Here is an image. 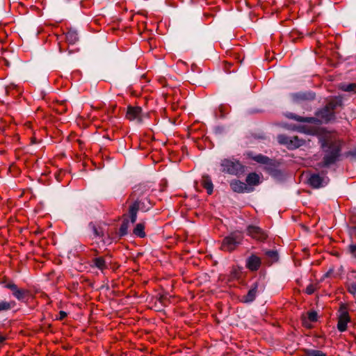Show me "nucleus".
Returning a JSON list of instances; mask_svg holds the SVG:
<instances>
[{"label":"nucleus","instance_id":"f257e3e1","mask_svg":"<svg viewBox=\"0 0 356 356\" xmlns=\"http://www.w3.org/2000/svg\"><path fill=\"white\" fill-rule=\"evenodd\" d=\"M318 139L324 154L323 166H328L335 163L340 156L343 141L339 139L335 132L324 130L319 133Z\"/></svg>","mask_w":356,"mask_h":356},{"label":"nucleus","instance_id":"f03ea898","mask_svg":"<svg viewBox=\"0 0 356 356\" xmlns=\"http://www.w3.org/2000/svg\"><path fill=\"white\" fill-rule=\"evenodd\" d=\"M149 189L145 186L139 185L134 187L129 199L133 203L129 206V217L131 223L136 221L138 210L147 211L152 207V203L148 198Z\"/></svg>","mask_w":356,"mask_h":356},{"label":"nucleus","instance_id":"7ed1b4c3","mask_svg":"<svg viewBox=\"0 0 356 356\" xmlns=\"http://www.w3.org/2000/svg\"><path fill=\"white\" fill-rule=\"evenodd\" d=\"M341 99L337 97L331 99L325 106L316 113L317 116L323 122H328L334 119V111L341 106Z\"/></svg>","mask_w":356,"mask_h":356},{"label":"nucleus","instance_id":"20e7f679","mask_svg":"<svg viewBox=\"0 0 356 356\" xmlns=\"http://www.w3.org/2000/svg\"><path fill=\"white\" fill-rule=\"evenodd\" d=\"M243 236L240 232H232L229 235L225 237L222 241L220 249L223 251L232 252L241 244Z\"/></svg>","mask_w":356,"mask_h":356},{"label":"nucleus","instance_id":"39448f33","mask_svg":"<svg viewBox=\"0 0 356 356\" xmlns=\"http://www.w3.org/2000/svg\"><path fill=\"white\" fill-rule=\"evenodd\" d=\"M221 170L231 175H238L243 170V166L234 159H225L221 161Z\"/></svg>","mask_w":356,"mask_h":356},{"label":"nucleus","instance_id":"423d86ee","mask_svg":"<svg viewBox=\"0 0 356 356\" xmlns=\"http://www.w3.org/2000/svg\"><path fill=\"white\" fill-rule=\"evenodd\" d=\"M308 184L314 188L324 187L329 182V178L325 175L319 174H312L308 178Z\"/></svg>","mask_w":356,"mask_h":356},{"label":"nucleus","instance_id":"0eeeda50","mask_svg":"<svg viewBox=\"0 0 356 356\" xmlns=\"http://www.w3.org/2000/svg\"><path fill=\"white\" fill-rule=\"evenodd\" d=\"M277 140L280 144L286 145L290 149L299 147L302 143L297 136L288 137L285 135H279Z\"/></svg>","mask_w":356,"mask_h":356},{"label":"nucleus","instance_id":"6e6552de","mask_svg":"<svg viewBox=\"0 0 356 356\" xmlns=\"http://www.w3.org/2000/svg\"><path fill=\"white\" fill-rule=\"evenodd\" d=\"M339 313L340 314L338 317L337 328L340 332H344L347 329V324L350 322V318L346 308L341 307Z\"/></svg>","mask_w":356,"mask_h":356},{"label":"nucleus","instance_id":"1a4fd4ad","mask_svg":"<svg viewBox=\"0 0 356 356\" xmlns=\"http://www.w3.org/2000/svg\"><path fill=\"white\" fill-rule=\"evenodd\" d=\"M142 108L140 106H128L126 118L130 121L136 120L138 122H142Z\"/></svg>","mask_w":356,"mask_h":356},{"label":"nucleus","instance_id":"9d476101","mask_svg":"<svg viewBox=\"0 0 356 356\" xmlns=\"http://www.w3.org/2000/svg\"><path fill=\"white\" fill-rule=\"evenodd\" d=\"M247 234L252 238L261 241H264L267 237L264 231H263L260 227L254 225H250L248 227Z\"/></svg>","mask_w":356,"mask_h":356},{"label":"nucleus","instance_id":"9b49d317","mask_svg":"<svg viewBox=\"0 0 356 356\" xmlns=\"http://www.w3.org/2000/svg\"><path fill=\"white\" fill-rule=\"evenodd\" d=\"M261 259L256 255H251L246 261V267L251 271L257 270L261 266Z\"/></svg>","mask_w":356,"mask_h":356},{"label":"nucleus","instance_id":"f8f14e48","mask_svg":"<svg viewBox=\"0 0 356 356\" xmlns=\"http://www.w3.org/2000/svg\"><path fill=\"white\" fill-rule=\"evenodd\" d=\"M257 292V283H254L252 288L248 291L247 295L242 298L243 302H251L254 300Z\"/></svg>","mask_w":356,"mask_h":356},{"label":"nucleus","instance_id":"ddd939ff","mask_svg":"<svg viewBox=\"0 0 356 356\" xmlns=\"http://www.w3.org/2000/svg\"><path fill=\"white\" fill-rule=\"evenodd\" d=\"M294 101L311 100L315 98V94L311 92H298L292 95Z\"/></svg>","mask_w":356,"mask_h":356},{"label":"nucleus","instance_id":"4468645a","mask_svg":"<svg viewBox=\"0 0 356 356\" xmlns=\"http://www.w3.org/2000/svg\"><path fill=\"white\" fill-rule=\"evenodd\" d=\"M230 186L234 192L243 193L247 190L246 184L239 180H234L230 183Z\"/></svg>","mask_w":356,"mask_h":356},{"label":"nucleus","instance_id":"2eb2a0df","mask_svg":"<svg viewBox=\"0 0 356 356\" xmlns=\"http://www.w3.org/2000/svg\"><path fill=\"white\" fill-rule=\"evenodd\" d=\"M202 186L207 190L209 195L213 193V185L211 178L208 175H203L201 180Z\"/></svg>","mask_w":356,"mask_h":356},{"label":"nucleus","instance_id":"dca6fc26","mask_svg":"<svg viewBox=\"0 0 356 356\" xmlns=\"http://www.w3.org/2000/svg\"><path fill=\"white\" fill-rule=\"evenodd\" d=\"M287 117L290 119H293L296 121L300 122L316 123V122H318V120H317L315 118L300 117V116L296 115L291 113L287 114Z\"/></svg>","mask_w":356,"mask_h":356},{"label":"nucleus","instance_id":"f3484780","mask_svg":"<svg viewBox=\"0 0 356 356\" xmlns=\"http://www.w3.org/2000/svg\"><path fill=\"white\" fill-rule=\"evenodd\" d=\"M92 262L94 266L102 271L107 268V262L105 259L102 257L93 259Z\"/></svg>","mask_w":356,"mask_h":356},{"label":"nucleus","instance_id":"a211bd4d","mask_svg":"<svg viewBox=\"0 0 356 356\" xmlns=\"http://www.w3.org/2000/svg\"><path fill=\"white\" fill-rule=\"evenodd\" d=\"M28 291L24 289H21L17 288L15 291L13 292V295L20 301H25L27 296Z\"/></svg>","mask_w":356,"mask_h":356},{"label":"nucleus","instance_id":"6ab92c4d","mask_svg":"<svg viewBox=\"0 0 356 356\" xmlns=\"http://www.w3.org/2000/svg\"><path fill=\"white\" fill-rule=\"evenodd\" d=\"M58 40V46L60 53H63L65 51V45L67 41V35L65 33H63L60 36L57 38Z\"/></svg>","mask_w":356,"mask_h":356},{"label":"nucleus","instance_id":"aec40b11","mask_svg":"<svg viewBox=\"0 0 356 356\" xmlns=\"http://www.w3.org/2000/svg\"><path fill=\"white\" fill-rule=\"evenodd\" d=\"M246 182L248 185H257L259 182V177L254 172L250 173L246 177Z\"/></svg>","mask_w":356,"mask_h":356},{"label":"nucleus","instance_id":"412c9836","mask_svg":"<svg viewBox=\"0 0 356 356\" xmlns=\"http://www.w3.org/2000/svg\"><path fill=\"white\" fill-rule=\"evenodd\" d=\"M346 252L353 259H356V239L351 240L350 243L347 246Z\"/></svg>","mask_w":356,"mask_h":356},{"label":"nucleus","instance_id":"4be33fe9","mask_svg":"<svg viewBox=\"0 0 356 356\" xmlns=\"http://www.w3.org/2000/svg\"><path fill=\"white\" fill-rule=\"evenodd\" d=\"M145 225L143 223H138L135 228L134 229V234L139 236L140 238H143L145 236Z\"/></svg>","mask_w":356,"mask_h":356},{"label":"nucleus","instance_id":"5701e85b","mask_svg":"<svg viewBox=\"0 0 356 356\" xmlns=\"http://www.w3.org/2000/svg\"><path fill=\"white\" fill-rule=\"evenodd\" d=\"M79 40L77 31L74 29H68V44H75Z\"/></svg>","mask_w":356,"mask_h":356},{"label":"nucleus","instance_id":"b1692460","mask_svg":"<svg viewBox=\"0 0 356 356\" xmlns=\"http://www.w3.org/2000/svg\"><path fill=\"white\" fill-rule=\"evenodd\" d=\"M305 356H327V355L320 350L305 349Z\"/></svg>","mask_w":356,"mask_h":356},{"label":"nucleus","instance_id":"393cba45","mask_svg":"<svg viewBox=\"0 0 356 356\" xmlns=\"http://www.w3.org/2000/svg\"><path fill=\"white\" fill-rule=\"evenodd\" d=\"M15 305V302L13 301H0V312H7L10 310Z\"/></svg>","mask_w":356,"mask_h":356},{"label":"nucleus","instance_id":"a878e982","mask_svg":"<svg viewBox=\"0 0 356 356\" xmlns=\"http://www.w3.org/2000/svg\"><path fill=\"white\" fill-rule=\"evenodd\" d=\"M339 89L345 92L356 93V83H341Z\"/></svg>","mask_w":356,"mask_h":356},{"label":"nucleus","instance_id":"bb28decb","mask_svg":"<svg viewBox=\"0 0 356 356\" xmlns=\"http://www.w3.org/2000/svg\"><path fill=\"white\" fill-rule=\"evenodd\" d=\"M252 159L259 163L266 165L270 164L271 161V160L268 157L264 156L262 154L255 155L254 156H252Z\"/></svg>","mask_w":356,"mask_h":356},{"label":"nucleus","instance_id":"cd10ccee","mask_svg":"<svg viewBox=\"0 0 356 356\" xmlns=\"http://www.w3.org/2000/svg\"><path fill=\"white\" fill-rule=\"evenodd\" d=\"M266 255L269 259V263L272 264L278 260V254L275 250H269L266 252Z\"/></svg>","mask_w":356,"mask_h":356},{"label":"nucleus","instance_id":"c85d7f7f","mask_svg":"<svg viewBox=\"0 0 356 356\" xmlns=\"http://www.w3.org/2000/svg\"><path fill=\"white\" fill-rule=\"evenodd\" d=\"M348 291L354 296H356V282H348L346 283Z\"/></svg>","mask_w":356,"mask_h":356},{"label":"nucleus","instance_id":"c756f323","mask_svg":"<svg viewBox=\"0 0 356 356\" xmlns=\"http://www.w3.org/2000/svg\"><path fill=\"white\" fill-rule=\"evenodd\" d=\"M128 227H129V222L124 221L120 228V233L121 236H124L127 233Z\"/></svg>","mask_w":356,"mask_h":356},{"label":"nucleus","instance_id":"7c9ffc66","mask_svg":"<svg viewBox=\"0 0 356 356\" xmlns=\"http://www.w3.org/2000/svg\"><path fill=\"white\" fill-rule=\"evenodd\" d=\"M316 290V286L315 284H310L307 286V288L305 289V292L308 295H311V294L314 293Z\"/></svg>","mask_w":356,"mask_h":356},{"label":"nucleus","instance_id":"2f4dec72","mask_svg":"<svg viewBox=\"0 0 356 356\" xmlns=\"http://www.w3.org/2000/svg\"><path fill=\"white\" fill-rule=\"evenodd\" d=\"M317 313L314 311L309 312L308 313V318L312 322H315L317 321Z\"/></svg>","mask_w":356,"mask_h":356},{"label":"nucleus","instance_id":"473e14b6","mask_svg":"<svg viewBox=\"0 0 356 356\" xmlns=\"http://www.w3.org/2000/svg\"><path fill=\"white\" fill-rule=\"evenodd\" d=\"M349 235L350 237V240L356 239V226L352 227L349 229Z\"/></svg>","mask_w":356,"mask_h":356},{"label":"nucleus","instance_id":"72a5a7b5","mask_svg":"<svg viewBox=\"0 0 356 356\" xmlns=\"http://www.w3.org/2000/svg\"><path fill=\"white\" fill-rule=\"evenodd\" d=\"M6 287L10 289L12 292L15 291L18 287L14 283H8L6 285Z\"/></svg>","mask_w":356,"mask_h":356},{"label":"nucleus","instance_id":"f704fd0d","mask_svg":"<svg viewBox=\"0 0 356 356\" xmlns=\"http://www.w3.org/2000/svg\"><path fill=\"white\" fill-rule=\"evenodd\" d=\"M55 109L59 113H63L67 110V107L65 105H58Z\"/></svg>","mask_w":356,"mask_h":356},{"label":"nucleus","instance_id":"c9c22d12","mask_svg":"<svg viewBox=\"0 0 356 356\" xmlns=\"http://www.w3.org/2000/svg\"><path fill=\"white\" fill-rule=\"evenodd\" d=\"M60 319H62L67 316V313L65 312L61 311L60 312Z\"/></svg>","mask_w":356,"mask_h":356},{"label":"nucleus","instance_id":"e433bc0d","mask_svg":"<svg viewBox=\"0 0 356 356\" xmlns=\"http://www.w3.org/2000/svg\"><path fill=\"white\" fill-rule=\"evenodd\" d=\"M6 338L4 336H0V346L6 341Z\"/></svg>","mask_w":356,"mask_h":356},{"label":"nucleus","instance_id":"4c0bfd02","mask_svg":"<svg viewBox=\"0 0 356 356\" xmlns=\"http://www.w3.org/2000/svg\"><path fill=\"white\" fill-rule=\"evenodd\" d=\"M59 176H60V175H58V176L56 175V179H57V180H58V181H60Z\"/></svg>","mask_w":356,"mask_h":356},{"label":"nucleus","instance_id":"58836bf2","mask_svg":"<svg viewBox=\"0 0 356 356\" xmlns=\"http://www.w3.org/2000/svg\"><path fill=\"white\" fill-rule=\"evenodd\" d=\"M95 234L99 235L96 229H95Z\"/></svg>","mask_w":356,"mask_h":356},{"label":"nucleus","instance_id":"ea45409f","mask_svg":"<svg viewBox=\"0 0 356 356\" xmlns=\"http://www.w3.org/2000/svg\"><path fill=\"white\" fill-rule=\"evenodd\" d=\"M63 104H65V102H63V104H60V105H64Z\"/></svg>","mask_w":356,"mask_h":356}]
</instances>
